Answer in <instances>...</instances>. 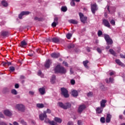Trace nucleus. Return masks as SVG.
Instances as JSON below:
<instances>
[{"label": "nucleus", "instance_id": "32", "mask_svg": "<svg viewBox=\"0 0 125 125\" xmlns=\"http://www.w3.org/2000/svg\"><path fill=\"white\" fill-rule=\"evenodd\" d=\"M109 52L111 53V54H112V55L116 56V53H115V51H114V50L112 49H109Z\"/></svg>", "mask_w": 125, "mask_h": 125}, {"label": "nucleus", "instance_id": "57", "mask_svg": "<svg viewBox=\"0 0 125 125\" xmlns=\"http://www.w3.org/2000/svg\"><path fill=\"white\" fill-rule=\"evenodd\" d=\"M63 65H64V66H68V63H67V62H63Z\"/></svg>", "mask_w": 125, "mask_h": 125}, {"label": "nucleus", "instance_id": "22", "mask_svg": "<svg viewBox=\"0 0 125 125\" xmlns=\"http://www.w3.org/2000/svg\"><path fill=\"white\" fill-rule=\"evenodd\" d=\"M39 90L42 95H43L45 93V89L44 87L40 88Z\"/></svg>", "mask_w": 125, "mask_h": 125}, {"label": "nucleus", "instance_id": "62", "mask_svg": "<svg viewBox=\"0 0 125 125\" xmlns=\"http://www.w3.org/2000/svg\"><path fill=\"white\" fill-rule=\"evenodd\" d=\"M13 125H18V123H17L16 122H14L13 123Z\"/></svg>", "mask_w": 125, "mask_h": 125}, {"label": "nucleus", "instance_id": "59", "mask_svg": "<svg viewBox=\"0 0 125 125\" xmlns=\"http://www.w3.org/2000/svg\"><path fill=\"white\" fill-rule=\"evenodd\" d=\"M20 79H21V80H24V79H25V76L21 75L20 76Z\"/></svg>", "mask_w": 125, "mask_h": 125}, {"label": "nucleus", "instance_id": "55", "mask_svg": "<svg viewBox=\"0 0 125 125\" xmlns=\"http://www.w3.org/2000/svg\"><path fill=\"white\" fill-rule=\"evenodd\" d=\"M58 21V18L55 17L54 19V22H56L57 23Z\"/></svg>", "mask_w": 125, "mask_h": 125}, {"label": "nucleus", "instance_id": "33", "mask_svg": "<svg viewBox=\"0 0 125 125\" xmlns=\"http://www.w3.org/2000/svg\"><path fill=\"white\" fill-rule=\"evenodd\" d=\"M72 34H70V33H68L66 37L67 38V39L68 40H70L71 39V38H72Z\"/></svg>", "mask_w": 125, "mask_h": 125}, {"label": "nucleus", "instance_id": "60", "mask_svg": "<svg viewBox=\"0 0 125 125\" xmlns=\"http://www.w3.org/2000/svg\"><path fill=\"white\" fill-rule=\"evenodd\" d=\"M120 56L121 58H125V55L121 54Z\"/></svg>", "mask_w": 125, "mask_h": 125}, {"label": "nucleus", "instance_id": "41", "mask_svg": "<svg viewBox=\"0 0 125 125\" xmlns=\"http://www.w3.org/2000/svg\"><path fill=\"white\" fill-rule=\"evenodd\" d=\"M110 23L111 24V25H113V26H115L116 22L114 20H112L110 21Z\"/></svg>", "mask_w": 125, "mask_h": 125}, {"label": "nucleus", "instance_id": "39", "mask_svg": "<svg viewBox=\"0 0 125 125\" xmlns=\"http://www.w3.org/2000/svg\"><path fill=\"white\" fill-rule=\"evenodd\" d=\"M61 9H62V11H63V12H66V11H67L66 7H62Z\"/></svg>", "mask_w": 125, "mask_h": 125}, {"label": "nucleus", "instance_id": "40", "mask_svg": "<svg viewBox=\"0 0 125 125\" xmlns=\"http://www.w3.org/2000/svg\"><path fill=\"white\" fill-rule=\"evenodd\" d=\"M56 25H57V22L54 21L52 23V27H53V28H55V27H56Z\"/></svg>", "mask_w": 125, "mask_h": 125}, {"label": "nucleus", "instance_id": "43", "mask_svg": "<svg viewBox=\"0 0 125 125\" xmlns=\"http://www.w3.org/2000/svg\"><path fill=\"white\" fill-rule=\"evenodd\" d=\"M116 74V72L114 71H110L109 73L110 76H113V75H115Z\"/></svg>", "mask_w": 125, "mask_h": 125}, {"label": "nucleus", "instance_id": "36", "mask_svg": "<svg viewBox=\"0 0 125 125\" xmlns=\"http://www.w3.org/2000/svg\"><path fill=\"white\" fill-rule=\"evenodd\" d=\"M106 9L108 10L109 13H112V12H115V11H116V10H115V8L113 7V11L111 12V11H110V10L109 9V6H107V7H106Z\"/></svg>", "mask_w": 125, "mask_h": 125}, {"label": "nucleus", "instance_id": "48", "mask_svg": "<svg viewBox=\"0 0 125 125\" xmlns=\"http://www.w3.org/2000/svg\"><path fill=\"white\" fill-rule=\"evenodd\" d=\"M0 118H2V119H4V116L1 112H0Z\"/></svg>", "mask_w": 125, "mask_h": 125}, {"label": "nucleus", "instance_id": "53", "mask_svg": "<svg viewBox=\"0 0 125 125\" xmlns=\"http://www.w3.org/2000/svg\"><path fill=\"white\" fill-rule=\"evenodd\" d=\"M7 62V66H10L11 65V62H8V61H6Z\"/></svg>", "mask_w": 125, "mask_h": 125}, {"label": "nucleus", "instance_id": "23", "mask_svg": "<svg viewBox=\"0 0 125 125\" xmlns=\"http://www.w3.org/2000/svg\"><path fill=\"white\" fill-rule=\"evenodd\" d=\"M96 111L97 114H101V113L103 112V108L101 107H97Z\"/></svg>", "mask_w": 125, "mask_h": 125}, {"label": "nucleus", "instance_id": "7", "mask_svg": "<svg viewBox=\"0 0 125 125\" xmlns=\"http://www.w3.org/2000/svg\"><path fill=\"white\" fill-rule=\"evenodd\" d=\"M86 108V106L84 104H82L80 105L78 109V113H80V114H81V113L83 112V111Z\"/></svg>", "mask_w": 125, "mask_h": 125}, {"label": "nucleus", "instance_id": "13", "mask_svg": "<svg viewBox=\"0 0 125 125\" xmlns=\"http://www.w3.org/2000/svg\"><path fill=\"white\" fill-rule=\"evenodd\" d=\"M1 35L3 38H6V37H8L9 36V32L8 31H2L1 32Z\"/></svg>", "mask_w": 125, "mask_h": 125}, {"label": "nucleus", "instance_id": "34", "mask_svg": "<svg viewBox=\"0 0 125 125\" xmlns=\"http://www.w3.org/2000/svg\"><path fill=\"white\" fill-rule=\"evenodd\" d=\"M87 63H88V61H87V60L83 62V65L84 66V67H85V68H87V67H88Z\"/></svg>", "mask_w": 125, "mask_h": 125}, {"label": "nucleus", "instance_id": "5", "mask_svg": "<svg viewBox=\"0 0 125 125\" xmlns=\"http://www.w3.org/2000/svg\"><path fill=\"white\" fill-rule=\"evenodd\" d=\"M104 39L107 42V44H112L113 43V40L110 38L108 35H104Z\"/></svg>", "mask_w": 125, "mask_h": 125}, {"label": "nucleus", "instance_id": "9", "mask_svg": "<svg viewBox=\"0 0 125 125\" xmlns=\"http://www.w3.org/2000/svg\"><path fill=\"white\" fill-rule=\"evenodd\" d=\"M30 14V12L29 11H22L19 15V18L20 19H22V17L25 15H29Z\"/></svg>", "mask_w": 125, "mask_h": 125}, {"label": "nucleus", "instance_id": "27", "mask_svg": "<svg viewBox=\"0 0 125 125\" xmlns=\"http://www.w3.org/2000/svg\"><path fill=\"white\" fill-rule=\"evenodd\" d=\"M72 1L71 2L70 4L72 6H75L76 5V3H75V2L74 0L75 1H77V2H79L80 0H72Z\"/></svg>", "mask_w": 125, "mask_h": 125}, {"label": "nucleus", "instance_id": "64", "mask_svg": "<svg viewBox=\"0 0 125 125\" xmlns=\"http://www.w3.org/2000/svg\"><path fill=\"white\" fill-rule=\"evenodd\" d=\"M121 125H125V124L123 123V124H121Z\"/></svg>", "mask_w": 125, "mask_h": 125}, {"label": "nucleus", "instance_id": "52", "mask_svg": "<svg viewBox=\"0 0 125 125\" xmlns=\"http://www.w3.org/2000/svg\"><path fill=\"white\" fill-rule=\"evenodd\" d=\"M97 50L98 52H99V53H101V52H102V51L99 48H98L97 49Z\"/></svg>", "mask_w": 125, "mask_h": 125}, {"label": "nucleus", "instance_id": "3", "mask_svg": "<svg viewBox=\"0 0 125 125\" xmlns=\"http://www.w3.org/2000/svg\"><path fill=\"white\" fill-rule=\"evenodd\" d=\"M16 108L21 112H24L25 111V106L22 104H18L16 105Z\"/></svg>", "mask_w": 125, "mask_h": 125}, {"label": "nucleus", "instance_id": "51", "mask_svg": "<svg viewBox=\"0 0 125 125\" xmlns=\"http://www.w3.org/2000/svg\"><path fill=\"white\" fill-rule=\"evenodd\" d=\"M70 83H71V84H75V80H71Z\"/></svg>", "mask_w": 125, "mask_h": 125}, {"label": "nucleus", "instance_id": "54", "mask_svg": "<svg viewBox=\"0 0 125 125\" xmlns=\"http://www.w3.org/2000/svg\"><path fill=\"white\" fill-rule=\"evenodd\" d=\"M15 88H19V84H16L15 85Z\"/></svg>", "mask_w": 125, "mask_h": 125}, {"label": "nucleus", "instance_id": "30", "mask_svg": "<svg viewBox=\"0 0 125 125\" xmlns=\"http://www.w3.org/2000/svg\"><path fill=\"white\" fill-rule=\"evenodd\" d=\"M37 106L38 108H43V107H44V105H43V104H37Z\"/></svg>", "mask_w": 125, "mask_h": 125}, {"label": "nucleus", "instance_id": "28", "mask_svg": "<svg viewBox=\"0 0 125 125\" xmlns=\"http://www.w3.org/2000/svg\"><path fill=\"white\" fill-rule=\"evenodd\" d=\"M69 22L71 24H78V21L75 20H70Z\"/></svg>", "mask_w": 125, "mask_h": 125}, {"label": "nucleus", "instance_id": "18", "mask_svg": "<svg viewBox=\"0 0 125 125\" xmlns=\"http://www.w3.org/2000/svg\"><path fill=\"white\" fill-rule=\"evenodd\" d=\"M52 41L53 42H55V43H59L60 42V38L56 37L52 39Z\"/></svg>", "mask_w": 125, "mask_h": 125}, {"label": "nucleus", "instance_id": "2", "mask_svg": "<svg viewBox=\"0 0 125 125\" xmlns=\"http://www.w3.org/2000/svg\"><path fill=\"white\" fill-rule=\"evenodd\" d=\"M58 106L61 107V108H62V109H64L65 110L67 109H69V108H71V105L69 103H67L65 104H63V103L59 102L58 103Z\"/></svg>", "mask_w": 125, "mask_h": 125}, {"label": "nucleus", "instance_id": "25", "mask_svg": "<svg viewBox=\"0 0 125 125\" xmlns=\"http://www.w3.org/2000/svg\"><path fill=\"white\" fill-rule=\"evenodd\" d=\"M54 121L57 123H59V124H61V123H62V119L58 117H55L54 118Z\"/></svg>", "mask_w": 125, "mask_h": 125}, {"label": "nucleus", "instance_id": "12", "mask_svg": "<svg viewBox=\"0 0 125 125\" xmlns=\"http://www.w3.org/2000/svg\"><path fill=\"white\" fill-rule=\"evenodd\" d=\"M103 23L104 25L105 26V27H107V28H110V23H109V21L107 20H103Z\"/></svg>", "mask_w": 125, "mask_h": 125}, {"label": "nucleus", "instance_id": "35", "mask_svg": "<svg viewBox=\"0 0 125 125\" xmlns=\"http://www.w3.org/2000/svg\"><path fill=\"white\" fill-rule=\"evenodd\" d=\"M113 82H114V79L113 78H109V81H108L107 79L106 80V82L107 83H113Z\"/></svg>", "mask_w": 125, "mask_h": 125}, {"label": "nucleus", "instance_id": "63", "mask_svg": "<svg viewBox=\"0 0 125 125\" xmlns=\"http://www.w3.org/2000/svg\"><path fill=\"white\" fill-rule=\"evenodd\" d=\"M119 118L122 120V119H123V115H120Z\"/></svg>", "mask_w": 125, "mask_h": 125}, {"label": "nucleus", "instance_id": "61", "mask_svg": "<svg viewBox=\"0 0 125 125\" xmlns=\"http://www.w3.org/2000/svg\"><path fill=\"white\" fill-rule=\"evenodd\" d=\"M47 113H48L49 114H50V113H51V111H50V110L48 109L47 110Z\"/></svg>", "mask_w": 125, "mask_h": 125}, {"label": "nucleus", "instance_id": "15", "mask_svg": "<svg viewBox=\"0 0 125 125\" xmlns=\"http://www.w3.org/2000/svg\"><path fill=\"white\" fill-rule=\"evenodd\" d=\"M4 115H5V116H7V117H10L12 115V113H11V112H10L8 110H5L4 111Z\"/></svg>", "mask_w": 125, "mask_h": 125}, {"label": "nucleus", "instance_id": "26", "mask_svg": "<svg viewBox=\"0 0 125 125\" xmlns=\"http://www.w3.org/2000/svg\"><path fill=\"white\" fill-rule=\"evenodd\" d=\"M1 4L3 5V6H4V7H6V6H8V3H7V2H6L5 0H3L1 1Z\"/></svg>", "mask_w": 125, "mask_h": 125}, {"label": "nucleus", "instance_id": "31", "mask_svg": "<svg viewBox=\"0 0 125 125\" xmlns=\"http://www.w3.org/2000/svg\"><path fill=\"white\" fill-rule=\"evenodd\" d=\"M38 76H41V78H43V77L44 76V75L42 73V71H41V70H39L38 71Z\"/></svg>", "mask_w": 125, "mask_h": 125}, {"label": "nucleus", "instance_id": "20", "mask_svg": "<svg viewBox=\"0 0 125 125\" xmlns=\"http://www.w3.org/2000/svg\"><path fill=\"white\" fill-rule=\"evenodd\" d=\"M106 103H107L106 100H102V101L101 102V106L102 107V108H104L105 106H106L105 104H106Z\"/></svg>", "mask_w": 125, "mask_h": 125}, {"label": "nucleus", "instance_id": "50", "mask_svg": "<svg viewBox=\"0 0 125 125\" xmlns=\"http://www.w3.org/2000/svg\"><path fill=\"white\" fill-rule=\"evenodd\" d=\"M5 24V22L1 21L0 22V26H3Z\"/></svg>", "mask_w": 125, "mask_h": 125}, {"label": "nucleus", "instance_id": "42", "mask_svg": "<svg viewBox=\"0 0 125 125\" xmlns=\"http://www.w3.org/2000/svg\"><path fill=\"white\" fill-rule=\"evenodd\" d=\"M100 121H101V123H102L103 124H104V123H105V118L102 117L101 118Z\"/></svg>", "mask_w": 125, "mask_h": 125}, {"label": "nucleus", "instance_id": "56", "mask_svg": "<svg viewBox=\"0 0 125 125\" xmlns=\"http://www.w3.org/2000/svg\"><path fill=\"white\" fill-rule=\"evenodd\" d=\"M78 125H82V121L79 120V121H78Z\"/></svg>", "mask_w": 125, "mask_h": 125}, {"label": "nucleus", "instance_id": "11", "mask_svg": "<svg viewBox=\"0 0 125 125\" xmlns=\"http://www.w3.org/2000/svg\"><path fill=\"white\" fill-rule=\"evenodd\" d=\"M50 65H51V61L48 59L45 63L44 66L45 68H49V67H50Z\"/></svg>", "mask_w": 125, "mask_h": 125}, {"label": "nucleus", "instance_id": "16", "mask_svg": "<svg viewBox=\"0 0 125 125\" xmlns=\"http://www.w3.org/2000/svg\"><path fill=\"white\" fill-rule=\"evenodd\" d=\"M112 118V115L110 114H107L106 118V123H109L111 122V118Z\"/></svg>", "mask_w": 125, "mask_h": 125}, {"label": "nucleus", "instance_id": "29", "mask_svg": "<svg viewBox=\"0 0 125 125\" xmlns=\"http://www.w3.org/2000/svg\"><path fill=\"white\" fill-rule=\"evenodd\" d=\"M55 75H53L52 78L51 79V83H55Z\"/></svg>", "mask_w": 125, "mask_h": 125}, {"label": "nucleus", "instance_id": "44", "mask_svg": "<svg viewBox=\"0 0 125 125\" xmlns=\"http://www.w3.org/2000/svg\"><path fill=\"white\" fill-rule=\"evenodd\" d=\"M103 34V33H102V31H101V30H99L98 32V35L99 37L102 36Z\"/></svg>", "mask_w": 125, "mask_h": 125}, {"label": "nucleus", "instance_id": "45", "mask_svg": "<svg viewBox=\"0 0 125 125\" xmlns=\"http://www.w3.org/2000/svg\"><path fill=\"white\" fill-rule=\"evenodd\" d=\"M21 125H27V123L25 121H24V120H21Z\"/></svg>", "mask_w": 125, "mask_h": 125}, {"label": "nucleus", "instance_id": "4", "mask_svg": "<svg viewBox=\"0 0 125 125\" xmlns=\"http://www.w3.org/2000/svg\"><path fill=\"white\" fill-rule=\"evenodd\" d=\"M62 94L63 95L65 98L69 97V94H68V90L64 88H61V89Z\"/></svg>", "mask_w": 125, "mask_h": 125}, {"label": "nucleus", "instance_id": "58", "mask_svg": "<svg viewBox=\"0 0 125 125\" xmlns=\"http://www.w3.org/2000/svg\"><path fill=\"white\" fill-rule=\"evenodd\" d=\"M92 95V92H90L87 94V96H91Z\"/></svg>", "mask_w": 125, "mask_h": 125}, {"label": "nucleus", "instance_id": "38", "mask_svg": "<svg viewBox=\"0 0 125 125\" xmlns=\"http://www.w3.org/2000/svg\"><path fill=\"white\" fill-rule=\"evenodd\" d=\"M9 69L11 72H14V71H15V67H14V66H10Z\"/></svg>", "mask_w": 125, "mask_h": 125}, {"label": "nucleus", "instance_id": "6", "mask_svg": "<svg viewBox=\"0 0 125 125\" xmlns=\"http://www.w3.org/2000/svg\"><path fill=\"white\" fill-rule=\"evenodd\" d=\"M91 11L93 14H95V11L97 10V5H96V3H94L93 4H91Z\"/></svg>", "mask_w": 125, "mask_h": 125}, {"label": "nucleus", "instance_id": "10", "mask_svg": "<svg viewBox=\"0 0 125 125\" xmlns=\"http://www.w3.org/2000/svg\"><path fill=\"white\" fill-rule=\"evenodd\" d=\"M45 123L49 124L51 125H57V123L54 121H50L48 118H45Z\"/></svg>", "mask_w": 125, "mask_h": 125}, {"label": "nucleus", "instance_id": "17", "mask_svg": "<svg viewBox=\"0 0 125 125\" xmlns=\"http://www.w3.org/2000/svg\"><path fill=\"white\" fill-rule=\"evenodd\" d=\"M116 63H117V64L118 65H119V66H121V67H125V64L123 63V62H121V61L120 60H115Z\"/></svg>", "mask_w": 125, "mask_h": 125}, {"label": "nucleus", "instance_id": "24", "mask_svg": "<svg viewBox=\"0 0 125 125\" xmlns=\"http://www.w3.org/2000/svg\"><path fill=\"white\" fill-rule=\"evenodd\" d=\"M71 94L72 96H73L74 97H77L78 96V91L73 90L71 92Z\"/></svg>", "mask_w": 125, "mask_h": 125}, {"label": "nucleus", "instance_id": "46", "mask_svg": "<svg viewBox=\"0 0 125 125\" xmlns=\"http://www.w3.org/2000/svg\"><path fill=\"white\" fill-rule=\"evenodd\" d=\"M35 20H37L38 21H42V19L36 17L35 18Z\"/></svg>", "mask_w": 125, "mask_h": 125}, {"label": "nucleus", "instance_id": "47", "mask_svg": "<svg viewBox=\"0 0 125 125\" xmlns=\"http://www.w3.org/2000/svg\"><path fill=\"white\" fill-rule=\"evenodd\" d=\"M2 65H3V66H7V62H2Z\"/></svg>", "mask_w": 125, "mask_h": 125}, {"label": "nucleus", "instance_id": "1", "mask_svg": "<svg viewBox=\"0 0 125 125\" xmlns=\"http://www.w3.org/2000/svg\"><path fill=\"white\" fill-rule=\"evenodd\" d=\"M66 72L67 71L66 70V69L60 66V65H57L55 68V73H60L61 74H66Z\"/></svg>", "mask_w": 125, "mask_h": 125}, {"label": "nucleus", "instance_id": "49", "mask_svg": "<svg viewBox=\"0 0 125 125\" xmlns=\"http://www.w3.org/2000/svg\"><path fill=\"white\" fill-rule=\"evenodd\" d=\"M0 125H7V124L4 122H0Z\"/></svg>", "mask_w": 125, "mask_h": 125}, {"label": "nucleus", "instance_id": "21", "mask_svg": "<svg viewBox=\"0 0 125 125\" xmlns=\"http://www.w3.org/2000/svg\"><path fill=\"white\" fill-rule=\"evenodd\" d=\"M26 45H27V42H26L25 40L21 41L20 44L21 47H24V46H26Z\"/></svg>", "mask_w": 125, "mask_h": 125}, {"label": "nucleus", "instance_id": "19", "mask_svg": "<svg viewBox=\"0 0 125 125\" xmlns=\"http://www.w3.org/2000/svg\"><path fill=\"white\" fill-rule=\"evenodd\" d=\"M51 56L52 58H58L60 56V55L58 53H53L51 54Z\"/></svg>", "mask_w": 125, "mask_h": 125}, {"label": "nucleus", "instance_id": "8", "mask_svg": "<svg viewBox=\"0 0 125 125\" xmlns=\"http://www.w3.org/2000/svg\"><path fill=\"white\" fill-rule=\"evenodd\" d=\"M79 16L82 23H85V21H86V20H87V18L86 17L83 16V14L81 13H79Z\"/></svg>", "mask_w": 125, "mask_h": 125}, {"label": "nucleus", "instance_id": "37", "mask_svg": "<svg viewBox=\"0 0 125 125\" xmlns=\"http://www.w3.org/2000/svg\"><path fill=\"white\" fill-rule=\"evenodd\" d=\"M11 93L12 94H14V95H16L17 94V91H16L15 89H12L11 90Z\"/></svg>", "mask_w": 125, "mask_h": 125}, {"label": "nucleus", "instance_id": "14", "mask_svg": "<svg viewBox=\"0 0 125 125\" xmlns=\"http://www.w3.org/2000/svg\"><path fill=\"white\" fill-rule=\"evenodd\" d=\"M47 117V116H46V114L45 113H44V114H40L39 115V118L40 120H41V121H43L44 119H46Z\"/></svg>", "mask_w": 125, "mask_h": 125}]
</instances>
